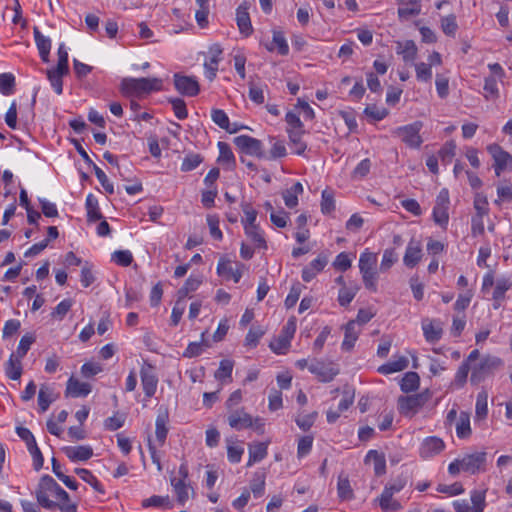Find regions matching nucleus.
Listing matches in <instances>:
<instances>
[{
    "instance_id": "nucleus-28",
    "label": "nucleus",
    "mask_w": 512,
    "mask_h": 512,
    "mask_svg": "<svg viewBox=\"0 0 512 512\" xmlns=\"http://www.w3.org/2000/svg\"><path fill=\"white\" fill-rule=\"evenodd\" d=\"M408 366V359L405 356H400L397 359L381 365L378 372L381 374H392L406 369Z\"/></svg>"
},
{
    "instance_id": "nucleus-48",
    "label": "nucleus",
    "mask_w": 512,
    "mask_h": 512,
    "mask_svg": "<svg viewBox=\"0 0 512 512\" xmlns=\"http://www.w3.org/2000/svg\"><path fill=\"white\" fill-rule=\"evenodd\" d=\"M485 490H474L471 492L472 512H483L486 506Z\"/></svg>"
},
{
    "instance_id": "nucleus-36",
    "label": "nucleus",
    "mask_w": 512,
    "mask_h": 512,
    "mask_svg": "<svg viewBox=\"0 0 512 512\" xmlns=\"http://www.w3.org/2000/svg\"><path fill=\"white\" fill-rule=\"evenodd\" d=\"M201 283L202 279L200 277L190 276L185 281L184 285L178 290V299L183 301L190 292L197 290Z\"/></svg>"
},
{
    "instance_id": "nucleus-4",
    "label": "nucleus",
    "mask_w": 512,
    "mask_h": 512,
    "mask_svg": "<svg viewBox=\"0 0 512 512\" xmlns=\"http://www.w3.org/2000/svg\"><path fill=\"white\" fill-rule=\"evenodd\" d=\"M377 255L375 253L365 251L359 258V270L362 275L363 284L366 289L377 291Z\"/></svg>"
},
{
    "instance_id": "nucleus-35",
    "label": "nucleus",
    "mask_w": 512,
    "mask_h": 512,
    "mask_svg": "<svg viewBox=\"0 0 512 512\" xmlns=\"http://www.w3.org/2000/svg\"><path fill=\"white\" fill-rule=\"evenodd\" d=\"M406 485V479L404 477H397L389 482L383 490V500L386 502L390 496L400 492Z\"/></svg>"
},
{
    "instance_id": "nucleus-46",
    "label": "nucleus",
    "mask_w": 512,
    "mask_h": 512,
    "mask_svg": "<svg viewBox=\"0 0 512 512\" xmlns=\"http://www.w3.org/2000/svg\"><path fill=\"white\" fill-rule=\"evenodd\" d=\"M217 273L219 275H231L235 283H238L242 277V272L239 269L234 270L230 262L223 259H221L217 265Z\"/></svg>"
},
{
    "instance_id": "nucleus-21",
    "label": "nucleus",
    "mask_w": 512,
    "mask_h": 512,
    "mask_svg": "<svg viewBox=\"0 0 512 512\" xmlns=\"http://www.w3.org/2000/svg\"><path fill=\"white\" fill-rule=\"evenodd\" d=\"M91 391V386L88 383L80 382L79 380L71 377L67 382L66 395L72 397L87 396Z\"/></svg>"
},
{
    "instance_id": "nucleus-13",
    "label": "nucleus",
    "mask_w": 512,
    "mask_h": 512,
    "mask_svg": "<svg viewBox=\"0 0 512 512\" xmlns=\"http://www.w3.org/2000/svg\"><path fill=\"white\" fill-rule=\"evenodd\" d=\"M141 384L146 397H152L157 389L158 379L154 373V367L145 363L140 371Z\"/></svg>"
},
{
    "instance_id": "nucleus-19",
    "label": "nucleus",
    "mask_w": 512,
    "mask_h": 512,
    "mask_svg": "<svg viewBox=\"0 0 512 512\" xmlns=\"http://www.w3.org/2000/svg\"><path fill=\"white\" fill-rule=\"evenodd\" d=\"M417 46L413 40L396 42V52L402 56L404 62H414L417 57Z\"/></svg>"
},
{
    "instance_id": "nucleus-1",
    "label": "nucleus",
    "mask_w": 512,
    "mask_h": 512,
    "mask_svg": "<svg viewBox=\"0 0 512 512\" xmlns=\"http://www.w3.org/2000/svg\"><path fill=\"white\" fill-rule=\"evenodd\" d=\"M37 502L49 510L59 509L61 512H76V504L70 501L68 493L49 475L41 477L35 491Z\"/></svg>"
},
{
    "instance_id": "nucleus-43",
    "label": "nucleus",
    "mask_w": 512,
    "mask_h": 512,
    "mask_svg": "<svg viewBox=\"0 0 512 512\" xmlns=\"http://www.w3.org/2000/svg\"><path fill=\"white\" fill-rule=\"evenodd\" d=\"M250 489L254 497H261L265 490V473L256 472L250 482Z\"/></svg>"
},
{
    "instance_id": "nucleus-50",
    "label": "nucleus",
    "mask_w": 512,
    "mask_h": 512,
    "mask_svg": "<svg viewBox=\"0 0 512 512\" xmlns=\"http://www.w3.org/2000/svg\"><path fill=\"white\" fill-rule=\"evenodd\" d=\"M203 161V158L199 154L190 153L187 154L182 162L181 170L183 172L192 171L197 168Z\"/></svg>"
},
{
    "instance_id": "nucleus-6",
    "label": "nucleus",
    "mask_w": 512,
    "mask_h": 512,
    "mask_svg": "<svg viewBox=\"0 0 512 512\" xmlns=\"http://www.w3.org/2000/svg\"><path fill=\"white\" fill-rule=\"evenodd\" d=\"M501 365V360L493 356H485L471 366L470 382L477 385L484 381L494 369Z\"/></svg>"
},
{
    "instance_id": "nucleus-29",
    "label": "nucleus",
    "mask_w": 512,
    "mask_h": 512,
    "mask_svg": "<svg viewBox=\"0 0 512 512\" xmlns=\"http://www.w3.org/2000/svg\"><path fill=\"white\" fill-rule=\"evenodd\" d=\"M303 193V186L300 182H296L291 188L286 189L282 195L285 205L288 208H294L298 205V196Z\"/></svg>"
},
{
    "instance_id": "nucleus-31",
    "label": "nucleus",
    "mask_w": 512,
    "mask_h": 512,
    "mask_svg": "<svg viewBox=\"0 0 512 512\" xmlns=\"http://www.w3.org/2000/svg\"><path fill=\"white\" fill-rule=\"evenodd\" d=\"M234 363L231 360H222L219 364V368L215 371L214 377L216 380L225 383L226 381L232 380V370Z\"/></svg>"
},
{
    "instance_id": "nucleus-56",
    "label": "nucleus",
    "mask_w": 512,
    "mask_h": 512,
    "mask_svg": "<svg viewBox=\"0 0 512 512\" xmlns=\"http://www.w3.org/2000/svg\"><path fill=\"white\" fill-rule=\"evenodd\" d=\"M273 44L278 50V53L280 55H287L289 52V46L288 43L284 37V34L282 31L274 30L273 31Z\"/></svg>"
},
{
    "instance_id": "nucleus-61",
    "label": "nucleus",
    "mask_w": 512,
    "mask_h": 512,
    "mask_svg": "<svg viewBox=\"0 0 512 512\" xmlns=\"http://www.w3.org/2000/svg\"><path fill=\"white\" fill-rule=\"evenodd\" d=\"M474 208L476 210L475 216L483 217L484 215H487L489 209L486 196L477 193L474 198Z\"/></svg>"
},
{
    "instance_id": "nucleus-37",
    "label": "nucleus",
    "mask_w": 512,
    "mask_h": 512,
    "mask_svg": "<svg viewBox=\"0 0 512 512\" xmlns=\"http://www.w3.org/2000/svg\"><path fill=\"white\" fill-rule=\"evenodd\" d=\"M488 414V393L482 390L478 393L475 405V415L478 419L486 418Z\"/></svg>"
},
{
    "instance_id": "nucleus-16",
    "label": "nucleus",
    "mask_w": 512,
    "mask_h": 512,
    "mask_svg": "<svg viewBox=\"0 0 512 512\" xmlns=\"http://www.w3.org/2000/svg\"><path fill=\"white\" fill-rule=\"evenodd\" d=\"M422 258V247L419 241L411 239L403 257V263L408 268L415 267Z\"/></svg>"
},
{
    "instance_id": "nucleus-59",
    "label": "nucleus",
    "mask_w": 512,
    "mask_h": 512,
    "mask_svg": "<svg viewBox=\"0 0 512 512\" xmlns=\"http://www.w3.org/2000/svg\"><path fill=\"white\" fill-rule=\"evenodd\" d=\"M483 89H484V96L486 99L497 98L499 91H498V87H497L496 78L493 76L485 78V83H484Z\"/></svg>"
},
{
    "instance_id": "nucleus-12",
    "label": "nucleus",
    "mask_w": 512,
    "mask_h": 512,
    "mask_svg": "<svg viewBox=\"0 0 512 512\" xmlns=\"http://www.w3.org/2000/svg\"><path fill=\"white\" fill-rule=\"evenodd\" d=\"M174 86L180 94L190 97L196 96L200 90L195 77L183 76L177 73L174 75Z\"/></svg>"
},
{
    "instance_id": "nucleus-47",
    "label": "nucleus",
    "mask_w": 512,
    "mask_h": 512,
    "mask_svg": "<svg viewBox=\"0 0 512 512\" xmlns=\"http://www.w3.org/2000/svg\"><path fill=\"white\" fill-rule=\"evenodd\" d=\"M359 290V286L355 285L354 287H342L339 290L338 294V302L341 306L345 307L349 305L354 297L356 296Z\"/></svg>"
},
{
    "instance_id": "nucleus-5",
    "label": "nucleus",
    "mask_w": 512,
    "mask_h": 512,
    "mask_svg": "<svg viewBox=\"0 0 512 512\" xmlns=\"http://www.w3.org/2000/svg\"><path fill=\"white\" fill-rule=\"evenodd\" d=\"M430 397L431 394L429 390L410 396H400L398 398V409L400 414L409 418L413 417L419 409L428 402Z\"/></svg>"
},
{
    "instance_id": "nucleus-22",
    "label": "nucleus",
    "mask_w": 512,
    "mask_h": 512,
    "mask_svg": "<svg viewBox=\"0 0 512 512\" xmlns=\"http://www.w3.org/2000/svg\"><path fill=\"white\" fill-rule=\"evenodd\" d=\"M169 420L168 411L166 409H159V413L156 418V429L155 434L156 438L159 441L160 444H163L165 442V439L168 434V428L167 423Z\"/></svg>"
},
{
    "instance_id": "nucleus-10",
    "label": "nucleus",
    "mask_w": 512,
    "mask_h": 512,
    "mask_svg": "<svg viewBox=\"0 0 512 512\" xmlns=\"http://www.w3.org/2000/svg\"><path fill=\"white\" fill-rule=\"evenodd\" d=\"M308 370L316 375L321 382H331L339 374V368L332 362H324L314 359L310 362Z\"/></svg>"
},
{
    "instance_id": "nucleus-15",
    "label": "nucleus",
    "mask_w": 512,
    "mask_h": 512,
    "mask_svg": "<svg viewBox=\"0 0 512 512\" xmlns=\"http://www.w3.org/2000/svg\"><path fill=\"white\" fill-rule=\"evenodd\" d=\"M229 425L236 430H243L253 426V418L243 409L232 411L228 415Z\"/></svg>"
},
{
    "instance_id": "nucleus-58",
    "label": "nucleus",
    "mask_w": 512,
    "mask_h": 512,
    "mask_svg": "<svg viewBox=\"0 0 512 512\" xmlns=\"http://www.w3.org/2000/svg\"><path fill=\"white\" fill-rule=\"evenodd\" d=\"M416 78L422 82H428L432 78L431 66L427 63L420 62L415 64Z\"/></svg>"
},
{
    "instance_id": "nucleus-39",
    "label": "nucleus",
    "mask_w": 512,
    "mask_h": 512,
    "mask_svg": "<svg viewBox=\"0 0 512 512\" xmlns=\"http://www.w3.org/2000/svg\"><path fill=\"white\" fill-rule=\"evenodd\" d=\"M512 281L507 278H499L496 281L495 289L493 291L492 298L495 302L503 301L505 299V293L510 289Z\"/></svg>"
},
{
    "instance_id": "nucleus-8",
    "label": "nucleus",
    "mask_w": 512,
    "mask_h": 512,
    "mask_svg": "<svg viewBox=\"0 0 512 512\" xmlns=\"http://www.w3.org/2000/svg\"><path fill=\"white\" fill-rule=\"evenodd\" d=\"M487 151L494 160L493 167L497 176H500L503 171L512 172V156L500 145L491 144L487 147Z\"/></svg>"
},
{
    "instance_id": "nucleus-11",
    "label": "nucleus",
    "mask_w": 512,
    "mask_h": 512,
    "mask_svg": "<svg viewBox=\"0 0 512 512\" xmlns=\"http://www.w3.org/2000/svg\"><path fill=\"white\" fill-rule=\"evenodd\" d=\"M234 144L244 153L259 158L264 157L262 142L248 135H240L234 138Z\"/></svg>"
},
{
    "instance_id": "nucleus-55",
    "label": "nucleus",
    "mask_w": 512,
    "mask_h": 512,
    "mask_svg": "<svg viewBox=\"0 0 512 512\" xmlns=\"http://www.w3.org/2000/svg\"><path fill=\"white\" fill-rule=\"evenodd\" d=\"M397 261V253L394 249H386L382 256L380 272H387Z\"/></svg>"
},
{
    "instance_id": "nucleus-42",
    "label": "nucleus",
    "mask_w": 512,
    "mask_h": 512,
    "mask_svg": "<svg viewBox=\"0 0 512 512\" xmlns=\"http://www.w3.org/2000/svg\"><path fill=\"white\" fill-rule=\"evenodd\" d=\"M171 484L174 487L177 495V500L181 505H184L189 498V487L185 485L182 479H171Z\"/></svg>"
},
{
    "instance_id": "nucleus-32",
    "label": "nucleus",
    "mask_w": 512,
    "mask_h": 512,
    "mask_svg": "<svg viewBox=\"0 0 512 512\" xmlns=\"http://www.w3.org/2000/svg\"><path fill=\"white\" fill-rule=\"evenodd\" d=\"M54 401L55 396L53 390L46 385H42L38 393V405L40 411L45 412Z\"/></svg>"
},
{
    "instance_id": "nucleus-63",
    "label": "nucleus",
    "mask_w": 512,
    "mask_h": 512,
    "mask_svg": "<svg viewBox=\"0 0 512 512\" xmlns=\"http://www.w3.org/2000/svg\"><path fill=\"white\" fill-rule=\"evenodd\" d=\"M441 27L443 32L448 36H454L458 25L456 23V17L454 15H448L441 19Z\"/></svg>"
},
{
    "instance_id": "nucleus-14",
    "label": "nucleus",
    "mask_w": 512,
    "mask_h": 512,
    "mask_svg": "<svg viewBox=\"0 0 512 512\" xmlns=\"http://www.w3.org/2000/svg\"><path fill=\"white\" fill-rule=\"evenodd\" d=\"M445 448L444 441L436 436L427 437L420 447V456L424 459L432 458L441 453Z\"/></svg>"
},
{
    "instance_id": "nucleus-2",
    "label": "nucleus",
    "mask_w": 512,
    "mask_h": 512,
    "mask_svg": "<svg viewBox=\"0 0 512 512\" xmlns=\"http://www.w3.org/2000/svg\"><path fill=\"white\" fill-rule=\"evenodd\" d=\"M486 452H474L465 454L461 458L455 459L448 466V472L455 476L461 471L469 474H476L485 470L486 466Z\"/></svg>"
},
{
    "instance_id": "nucleus-45",
    "label": "nucleus",
    "mask_w": 512,
    "mask_h": 512,
    "mask_svg": "<svg viewBox=\"0 0 512 512\" xmlns=\"http://www.w3.org/2000/svg\"><path fill=\"white\" fill-rule=\"evenodd\" d=\"M75 473L85 482L89 483L97 492L104 493V489L97 478L87 469L77 468Z\"/></svg>"
},
{
    "instance_id": "nucleus-26",
    "label": "nucleus",
    "mask_w": 512,
    "mask_h": 512,
    "mask_svg": "<svg viewBox=\"0 0 512 512\" xmlns=\"http://www.w3.org/2000/svg\"><path fill=\"white\" fill-rule=\"evenodd\" d=\"M20 357L16 356L14 353L10 355V358L5 366V373L8 378L12 380H19L22 375V363Z\"/></svg>"
},
{
    "instance_id": "nucleus-51",
    "label": "nucleus",
    "mask_w": 512,
    "mask_h": 512,
    "mask_svg": "<svg viewBox=\"0 0 512 512\" xmlns=\"http://www.w3.org/2000/svg\"><path fill=\"white\" fill-rule=\"evenodd\" d=\"M211 119L220 128H222L224 130H229L230 129V121H229V118H228V116H227V114L225 113L224 110H222V109H212V111H211Z\"/></svg>"
},
{
    "instance_id": "nucleus-3",
    "label": "nucleus",
    "mask_w": 512,
    "mask_h": 512,
    "mask_svg": "<svg viewBox=\"0 0 512 512\" xmlns=\"http://www.w3.org/2000/svg\"><path fill=\"white\" fill-rule=\"evenodd\" d=\"M162 81L158 78H124L120 90L124 95H141L152 91H159Z\"/></svg>"
},
{
    "instance_id": "nucleus-38",
    "label": "nucleus",
    "mask_w": 512,
    "mask_h": 512,
    "mask_svg": "<svg viewBox=\"0 0 512 512\" xmlns=\"http://www.w3.org/2000/svg\"><path fill=\"white\" fill-rule=\"evenodd\" d=\"M85 205L89 221H97L102 219L103 216L99 210L98 201L92 194L87 196Z\"/></svg>"
},
{
    "instance_id": "nucleus-27",
    "label": "nucleus",
    "mask_w": 512,
    "mask_h": 512,
    "mask_svg": "<svg viewBox=\"0 0 512 512\" xmlns=\"http://www.w3.org/2000/svg\"><path fill=\"white\" fill-rule=\"evenodd\" d=\"M244 231L247 238L255 245V247L263 249L267 247L263 232L257 224L252 226L245 225Z\"/></svg>"
},
{
    "instance_id": "nucleus-34",
    "label": "nucleus",
    "mask_w": 512,
    "mask_h": 512,
    "mask_svg": "<svg viewBox=\"0 0 512 512\" xmlns=\"http://www.w3.org/2000/svg\"><path fill=\"white\" fill-rule=\"evenodd\" d=\"M66 74H68V72L59 71V69H57V68L47 70L48 80H49L51 86L53 87L54 91L58 95L62 94V91H63L62 77Z\"/></svg>"
},
{
    "instance_id": "nucleus-23",
    "label": "nucleus",
    "mask_w": 512,
    "mask_h": 512,
    "mask_svg": "<svg viewBox=\"0 0 512 512\" xmlns=\"http://www.w3.org/2000/svg\"><path fill=\"white\" fill-rule=\"evenodd\" d=\"M327 264L326 257L319 256L314 259L309 266L302 270V279L305 282H310L320 271L324 269Z\"/></svg>"
},
{
    "instance_id": "nucleus-62",
    "label": "nucleus",
    "mask_w": 512,
    "mask_h": 512,
    "mask_svg": "<svg viewBox=\"0 0 512 512\" xmlns=\"http://www.w3.org/2000/svg\"><path fill=\"white\" fill-rule=\"evenodd\" d=\"M497 195L498 199L495 200L496 204L500 202H512V185L510 183L498 185Z\"/></svg>"
},
{
    "instance_id": "nucleus-33",
    "label": "nucleus",
    "mask_w": 512,
    "mask_h": 512,
    "mask_svg": "<svg viewBox=\"0 0 512 512\" xmlns=\"http://www.w3.org/2000/svg\"><path fill=\"white\" fill-rule=\"evenodd\" d=\"M370 460L374 463L375 474L378 476L383 475L386 471V461L384 456L376 450H370L366 455L365 461L367 462Z\"/></svg>"
},
{
    "instance_id": "nucleus-41",
    "label": "nucleus",
    "mask_w": 512,
    "mask_h": 512,
    "mask_svg": "<svg viewBox=\"0 0 512 512\" xmlns=\"http://www.w3.org/2000/svg\"><path fill=\"white\" fill-rule=\"evenodd\" d=\"M408 5L410 7H402L398 9V16L401 20H408L409 18L420 14V0H412L408 3Z\"/></svg>"
},
{
    "instance_id": "nucleus-25",
    "label": "nucleus",
    "mask_w": 512,
    "mask_h": 512,
    "mask_svg": "<svg viewBox=\"0 0 512 512\" xmlns=\"http://www.w3.org/2000/svg\"><path fill=\"white\" fill-rule=\"evenodd\" d=\"M268 443L257 442L249 444V461L248 466L256 462H260L267 456Z\"/></svg>"
},
{
    "instance_id": "nucleus-7",
    "label": "nucleus",
    "mask_w": 512,
    "mask_h": 512,
    "mask_svg": "<svg viewBox=\"0 0 512 512\" xmlns=\"http://www.w3.org/2000/svg\"><path fill=\"white\" fill-rule=\"evenodd\" d=\"M422 127V122L416 121L414 123L396 128L393 131V134L400 137L402 142L405 143L408 147L418 149L423 142L420 136Z\"/></svg>"
},
{
    "instance_id": "nucleus-52",
    "label": "nucleus",
    "mask_w": 512,
    "mask_h": 512,
    "mask_svg": "<svg viewBox=\"0 0 512 512\" xmlns=\"http://www.w3.org/2000/svg\"><path fill=\"white\" fill-rule=\"evenodd\" d=\"M15 86V78L10 73L0 74V92L3 95H10L13 93Z\"/></svg>"
},
{
    "instance_id": "nucleus-9",
    "label": "nucleus",
    "mask_w": 512,
    "mask_h": 512,
    "mask_svg": "<svg viewBox=\"0 0 512 512\" xmlns=\"http://www.w3.org/2000/svg\"><path fill=\"white\" fill-rule=\"evenodd\" d=\"M449 204V192L446 188H443L439 192L436 198V204L433 208V220L442 228H446L449 221Z\"/></svg>"
},
{
    "instance_id": "nucleus-24",
    "label": "nucleus",
    "mask_w": 512,
    "mask_h": 512,
    "mask_svg": "<svg viewBox=\"0 0 512 512\" xmlns=\"http://www.w3.org/2000/svg\"><path fill=\"white\" fill-rule=\"evenodd\" d=\"M287 133H288L290 145H291V148L293 149V151L298 155H302L307 148V144L302 141V136L304 135L305 130L304 129H287Z\"/></svg>"
},
{
    "instance_id": "nucleus-40",
    "label": "nucleus",
    "mask_w": 512,
    "mask_h": 512,
    "mask_svg": "<svg viewBox=\"0 0 512 512\" xmlns=\"http://www.w3.org/2000/svg\"><path fill=\"white\" fill-rule=\"evenodd\" d=\"M420 382L419 375L416 372H407L401 380V390L411 392L418 388Z\"/></svg>"
},
{
    "instance_id": "nucleus-54",
    "label": "nucleus",
    "mask_w": 512,
    "mask_h": 512,
    "mask_svg": "<svg viewBox=\"0 0 512 512\" xmlns=\"http://www.w3.org/2000/svg\"><path fill=\"white\" fill-rule=\"evenodd\" d=\"M111 259L119 266L127 267L132 263L133 256L129 250H118L112 254Z\"/></svg>"
},
{
    "instance_id": "nucleus-20",
    "label": "nucleus",
    "mask_w": 512,
    "mask_h": 512,
    "mask_svg": "<svg viewBox=\"0 0 512 512\" xmlns=\"http://www.w3.org/2000/svg\"><path fill=\"white\" fill-rule=\"evenodd\" d=\"M66 456L73 462L86 461L93 455V450L90 446H70L63 449Z\"/></svg>"
},
{
    "instance_id": "nucleus-30",
    "label": "nucleus",
    "mask_w": 512,
    "mask_h": 512,
    "mask_svg": "<svg viewBox=\"0 0 512 512\" xmlns=\"http://www.w3.org/2000/svg\"><path fill=\"white\" fill-rule=\"evenodd\" d=\"M456 434L459 438L465 439L471 435L470 415L467 412H460L456 423Z\"/></svg>"
},
{
    "instance_id": "nucleus-18",
    "label": "nucleus",
    "mask_w": 512,
    "mask_h": 512,
    "mask_svg": "<svg viewBox=\"0 0 512 512\" xmlns=\"http://www.w3.org/2000/svg\"><path fill=\"white\" fill-rule=\"evenodd\" d=\"M360 327L357 326L356 321H349L344 326V340L342 342V349L345 351H350L354 345L355 342L358 339V336L360 334Z\"/></svg>"
},
{
    "instance_id": "nucleus-64",
    "label": "nucleus",
    "mask_w": 512,
    "mask_h": 512,
    "mask_svg": "<svg viewBox=\"0 0 512 512\" xmlns=\"http://www.w3.org/2000/svg\"><path fill=\"white\" fill-rule=\"evenodd\" d=\"M72 305L73 301L71 299H64L55 307V309L51 313V316L59 320H62L68 313V311L71 309Z\"/></svg>"
},
{
    "instance_id": "nucleus-44",
    "label": "nucleus",
    "mask_w": 512,
    "mask_h": 512,
    "mask_svg": "<svg viewBox=\"0 0 512 512\" xmlns=\"http://www.w3.org/2000/svg\"><path fill=\"white\" fill-rule=\"evenodd\" d=\"M338 496L342 500H350L354 497L353 490L350 485V481L347 477L342 475L338 478L337 484Z\"/></svg>"
},
{
    "instance_id": "nucleus-17",
    "label": "nucleus",
    "mask_w": 512,
    "mask_h": 512,
    "mask_svg": "<svg viewBox=\"0 0 512 512\" xmlns=\"http://www.w3.org/2000/svg\"><path fill=\"white\" fill-rule=\"evenodd\" d=\"M236 21L241 34L247 37L252 33L253 28L251 25L250 16L248 13V5L246 2H243L237 8Z\"/></svg>"
},
{
    "instance_id": "nucleus-60",
    "label": "nucleus",
    "mask_w": 512,
    "mask_h": 512,
    "mask_svg": "<svg viewBox=\"0 0 512 512\" xmlns=\"http://www.w3.org/2000/svg\"><path fill=\"white\" fill-rule=\"evenodd\" d=\"M317 412H312L305 415H298L295 419L298 427L303 431H308L315 422Z\"/></svg>"
},
{
    "instance_id": "nucleus-49",
    "label": "nucleus",
    "mask_w": 512,
    "mask_h": 512,
    "mask_svg": "<svg viewBox=\"0 0 512 512\" xmlns=\"http://www.w3.org/2000/svg\"><path fill=\"white\" fill-rule=\"evenodd\" d=\"M335 210L334 193L325 189L322 192L321 211L323 214H330Z\"/></svg>"
},
{
    "instance_id": "nucleus-53",
    "label": "nucleus",
    "mask_w": 512,
    "mask_h": 512,
    "mask_svg": "<svg viewBox=\"0 0 512 512\" xmlns=\"http://www.w3.org/2000/svg\"><path fill=\"white\" fill-rule=\"evenodd\" d=\"M291 339L281 334L270 343V348L276 354H284L290 346Z\"/></svg>"
},
{
    "instance_id": "nucleus-57",
    "label": "nucleus",
    "mask_w": 512,
    "mask_h": 512,
    "mask_svg": "<svg viewBox=\"0 0 512 512\" xmlns=\"http://www.w3.org/2000/svg\"><path fill=\"white\" fill-rule=\"evenodd\" d=\"M143 507H165L170 508V499L168 496H157L154 495L148 499L143 500L142 502Z\"/></svg>"
}]
</instances>
